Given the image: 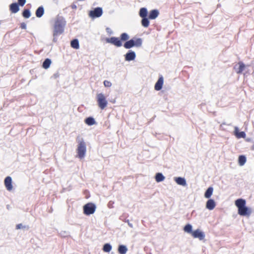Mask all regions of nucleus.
Listing matches in <instances>:
<instances>
[{"mask_svg":"<svg viewBox=\"0 0 254 254\" xmlns=\"http://www.w3.org/2000/svg\"><path fill=\"white\" fill-rule=\"evenodd\" d=\"M10 10L14 13L17 12L19 10L18 4L17 3H12L10 5Z\"/></svg>","mask_w":254,"mask_h":254,"instance_id":"15","label":"nucleus"},{"mask_svg":"<svg viewBox=\"0 0 254 254\" xmlns=\"http://www.w3.org/2000/svg\"><path fill=\"white\" fill-rule=\"evenodd\" d=\"M97 101L101 109L103 110L106 107L108 102L103 93H99L97 95Z\"/></svg>","mask_w":254,"mask_h":254,"instance_id":"5","label":"nucleus"},{"mask_svg":"<svg viewBox=\"0 0 254 254\" xmlns=\"http://www.w3.org/2000/svg\"><path fill=\"white\" fill-rule=\"evenodd\" d=\"M20 27L23 29H25L26 28V24L23 22L21 24Z\"/></svg>","mask_w":254,"mask_h":254,"instance_id":"36","label":"nucleus"},{"mask_svg":"<svg viewBox=\"0 0 254 254\" xmlns=\"http://www.w3.org/2000/svg\"><path fill=\"white\" fill-rule=\"evenodd\" d=\"M85 123L89 126H92L96 124L94 119L92 117H88L86 118L85 120Z\"/></svg>","mask_w":254,"mask_h":254,"instance_id":"25","label":"nucleus"},{"mask_svg":"<svg viewBox=\"0 0 254 254\" xmlns=\"http://www.w3.org/2000/svg\"><path fill=\"white\" fill-rule=\"evenodd\" d=\"M127 251V247L125 245H120L118 248V252L120 254H126Z\"/></svg>","mask_w":254,"mask_h":254,"instance_id":"22","label":"nucleus"},{"mask_svg":"<svg viewBox=\"0 0 254 254\" xmlns=\"http://www.w3.org/2000/svg\"><path fill=\"white\" fill-rule=\"evenodd\" d=\"M71 47L75 49H78L79 48V42L77 39H74L71 41Z\"/></svg>","mask_w":254,"mask_h":254,"instance_id":"26","label":"nucleus"},{"mask_svg":"<svg viewBox=\"0 0 254 254\" xmlns=\"http://www.w3.org/2000/svg\"><path fill=\"white\" fill-rule=\"evenodd\" d=\"M23 16L26 18H28L31 16V12L29 9H25L22 13Z\"/></svg>","mask_w":254,"mask_h":254,"instance_id":"32","label":"nucleus"},{"mask_svg":"<svg viewBox=\"0 0 254 254\" xmlns=\"http://www.w3.org/2000/svg\"><path fill=\"white\" fill-rule=\"evenodd\" d=\"M155 180L157 183L163 181L165 178L161 173H157L155 175Z\"/></svg>","mask_w":254,"mask_h":254,"instance_id":"20","label":"nucleus"},{"mask_svg":"<svg viewBox=\"0 0 254 254\" xmlns=\"http://www.w3.org/2000/svg\"><path fill=\"white\" fill-rule=\"evenodd\" d=\"M4 183L7 190L11 191L12 190V179L10 177H6L4 179Z\"/></svg>","mask_w":254,"mask_h":254,"instance_id":"9","label":"nucleus"},{"mask_svg":"<svg viewBox=\"0 0 254 254\" xmlns=\"http://www.w3.org/2000/svg\"><path fill=\"white\" fill-rule=\"evenodd\" d=\"M216 206V203L212 199H208L206 203V208L210 210H213Z\"/></svg>","mask_w":254,"mask_h":254,"instance_id":"12","label":"nucleus"},{"mask_svg":"<svg viewBox=\"0 0 254 254\" xmlns=\"http://www.w3.org/2000/svg\"><path fill=\"white\" fill-rule=\"evenodd\" d=\"M23 228L22 224H18L16 226V229H20Z\"/></svg>","mask_w":254,"mask_h":254,"instance_id":"37","label":"nucleus"},{"mask_svg":"<svg viewBox=\"0 0 254 254\" xmlns=\"http://www.w3.org/2000/svg\"><path fill=\"white\" fill-rule=\"evenodd\" d=\"M104 85L105 87H110L112 86V83L108 80H105L104 81Z\"/></svg>","mask_w":254,"mask_h":254,"instance_id":"34","label":"nucleus"},{"mask_svg":"<svg viewBox=\"0 0 254 254\" xmlns=\"http://www.w3.org/2000/svg\"><path fill=\"white\" fill-rule=\"evenodd\" d=\"M18 2L19 5L22 6L26 3V0H18Z\"/></svg>","mask_w":254,"mask_h":254,"instance_id":"35","label":"nucleus"},{"mask_svg":"<svg viewBox=\"0 0 254 254\" xmlns=\"http://www.w3.org/2000/svg\"><path fill=\"white\" fill-rule=\"evenodd\" d=\"M129 38L128 35L126 33H123L121 35V39L122 41H127Z\"/></svg>","mask_w":254,"mask_h":254,"instance_id":"33","label":"nucleus"},{"mask_svg":"<svg viewBox=\"0 0 254 254\" xmlns=\"http://www.w3.org/2000/svg\"><path fill=\"white\" fill-rule=\"evenodd\" d=\"M192 236L195 238H198L199 240H202L205 238V234L199 229H197L192 232Z\"/></svg>","mask_w":254,"mask_h":254,"instance_id":"8","label":"nucleus"},{"mask_svg":"<svg viewBox=\"0 0 254 254\" xmlns=\"http://www.w3.org/2000/svg\"><path fill=\"white\" fill-rule=\"evenodd\" d=\"M65 25V21L63 17L57 18L55 22L54 31V41L55 42L57 41L56 37L63 33Z\"/></svg>","mask_w":254,"mask_h":254,"instance_id":"2","label":"nucleus"},{"mask_svg":"<svg viewBox=\"0 0 254 254\" xmlns=\"http://www.w3.org/2000/svg\"><path fill=\"white\" fill-rule=\"evenodd\" d=\"M136 55L134 52L129 51L125 55V60L127 61H130L134 60L135 58Z\"/></svg>","mask_w":254,"mask_h":254,"instance_id":"11","label":"nucleus"},{"mask_svg":"<svg viewBox=\"0 0 254 254\" xmlns=\"http://www.w3.org/2000/svg\"><path fill=\"white\" fill-rule=\"evenodd\" d=\"M54 76H55V77H58V75H57V74H55Z\"/></svg>","mask_w":254,"mask_h":254,"instance_id":"41","label":"nucleus"},{"mask_svg":"<svg viewBox=\"0 0 254 254\" xmlns=\"http://www.w3.org/2000/svg\"><path fill=\"white\" fill-rule=\"evenodd\" d=\"M65 233H66V232H64L63 234H61V235H62V236H64H64H65L64 234H65Z\"/></svg>","mask_w":254,"mask_h":254,"instance_id":"40","label":"nucleus"},{"mask_svg":"<svg viewBox=\"0 0 254 254\" xmlns=\"http://www.w3.org/2000/svg\"><path fill=\"white\" fill-rule=\"evenodd\" d=\"M164 82V79L162 76L159 77L157 81L155 84L154 88L157 91L160 90L162 88Z\"/></svg>","mask_w":254,"mask_h":254,"instance_id":"10","label":"nucleus"},{"mask_svg":"<svg viewBox=\"0 0 254 254\" xmlns=\"http://www.w3.org/2000/svg\"><path fill=\"white\" fill-rule=\"evenodd\" d=\"M174 180L176 182V183L179 185H181L184 187L187 186L186 180L184 178L180 177H175Z\"/></svg>","mask_w":254,"mask_h":254,"instance_id":"13","label":"nucleus"},{"mask_svg":"<svg viewBox=\"0 0 254 254\" xmlns=\"http://www.w3.org/2000/svg\"><path fill=\"white\" fill-rule=\"evenodd\" d=\"M86 146L85 142L83 138L78 140V146L77 148V157L80 159L83 158L86 154Z\"/></svg>","mask_w":254,"mask_h":254,"instance_id":"3","label":"nucleus"},{"mask_svg":"<svg viewBox=\"0 0 254 254\" xmlns=\"http://www.w3.org/2000/svg\"><path fill=\"white\" fill-rule=\"evenodd\" d=\"M124 47L126 49H130L133 47H134V40L131 39L125 42L124 45Z\"/></svg>","mask_w":254,"mask_h":254,"instance_id":"18","label":"nucleus"},{"mask_svg":"<svg viewBox=\"0 0 254 254\" xmlns=\"http://www.w3.org/2000/svg\"><path fill=\"white\" fill-rule=\"evenodd\" d=\"M239 164L240 166H243L246 162V157L244 155H241L239 157Z\"/></svg>","mask_w":254,"mask_h":254,"instance_id":"28","label":"nucleus"},{"mask_svg":"<svg viewBox=\"0 0 254 254\" xmlns=\"http://www.w3.org/2000/svg\"><path fill=\"white\" fill-rule=\"evenodd\" d=\"M213 191V188L211 187H209L206 190L204 193V196L205 198H209L211 197Z\"/></svg>","mask_w":254,"mask_h":254,"instance_id":"21","label":"nucleus"},{"mask_svg":"<svg viewBox=\"0 0 254 254\" xmlns=\"http://www.w3.org/2000/svg\"><path fill=\"white\" fill-rule=\"evenodd\" d=\"M72 8H76V6L75 5H73L72 6Z\"/></svg>","mask_w":254,"mask_h":254,"instance_id":"39","label":"nucleus"},{"mask_svg":"<svg viewBox=\"0 0 254 254\" xmlns=\"http://www.w3.org/2000/svg\"><path fill=\"white\" fill-rule=\"evenodd\" d=\"M141 23L142 26L144 27H148L149 25V21L148 18L146 17L142 18Z\"/></svg>","mask_w":254,"mask_h":254,"instance_id":"27","label":"nucleus"},{"mask_svg":"<svg viewBox=\"0 0 254 254\" xmlns=\"http://www.w3.org/2000/svg\"><path fill=\"white\" fill-rule=\"evenodd\" d=\"M159 13L158 10L153 9L150 11L149 14L148 18L150 19H154L158 17Z\"/></svg>","mask_w":254,"mask_h":254,"instance_id":"14","label":"nucleus"},{"mask_svg":"<svg viewBox=\"0 0 254 254\" xmlns=\"http://www.w3.org/2000/svg\"><path fill=\"white\" fill-rule=\"evenodd\" d=\"M238 64L239 67L237 69L236 72L237 73H241L244 70L246 66L242 62H239Z\"/></svg>","mask_w":254,"mask_h":254,"instance_id":"23","label":"nucleus"},{"mask_svg":"<svg viewBox=\"0 0 254 254\" xmlns=\"http://www.w3.org/2000/svg\"><path fill=\"white\" fill-rule=\"evenodd\" d=\"M106 41L107 43L112 44L118 47H120L122 46V42L119 38L117 37H112L110 38H107L106 39Z\"/></svg>","mask_w":254,"mask_h":254,"instance_id":"7","label":"nucleus"},{"mask_svg":"<svg viewBox=\"0 0 254 254\" xmlns=\"http://www.w3.org/2000/svg\"><path fill=\"white\" fill-rule=\"evenodd\" d=\"M103 14V9L101 7H98L93 10H90L89 13L90 17L94 19L100 17Z\"/></svg>","mask_w":254,"mask_h":254,"instance_id":"6","label":"nucleus"},{"mask_svg":"<svg viewBox=\"0 0 254 254\" xmlns=\"http://www.w3.org/2000/svg\"><path fill=\"white\" fill-rule=\"evenodd\" d=\"M44 13V9L43 6L39 7L36 11V15L37 17H41Z\"/></svg>","mask_w":254,"mask_h":254,"instance_id":"19","label":"nucleus"},{"mask_svg":"<svg viewBox=\"0 0 254 254\" xmlns=\"http://www.w3.org/2000/svg\"><path fill=\"white\" fill-rule=\"evenodd\" d=\"M235 205L238 208V213L242 216H249L252 213L250 209L246 206V200L239 198L235 201Z\"/></svg>","mask_w":254,"mask_h":254,"instance_id":"1","label":"nucleus"},{"mask_svg":"<svg viewBox=\"0 0 254 254\" xmlns=\"http://www.w3.org/2000/svg\"><path fill=\"white\" fill-rule=\"evenodd\" d=\"M52 63L50 59H46L43 63L42 67L45 69H48Z\"/></svg>","mask_w":254,"mask_h":254,"instance_id":"24","label":"nucleus"},{"mask_svg":"<svg viewBox=\"0 0 254 254\" xmlns=\"http://www.w3.org/2000/svg\"><path fill=\"white\" fill-rule=\"evenodd\" d=\"M127 224L130 227V228H133V225L132 223H130L129 220H127Z\"/></svg>","mask_w":254,"mask_h":254,"instance_id":"38","label":"nucleus"},{"mask_svg":"<svg viewBox=\"0 0 254 254\" xmlns=\"http://www.w3.org/2000/svg\"><path fill=\"white\" fill-rule=\"evenodd\" d=\"M142 44V40L141 38H137L134 40V46L136 47H140Z\"/></svg>","mask_w":254,"mask_h":254,"instance_id":"30","label":"nucleus"},{"mask_svg":"<svg viewBox=\"0 0 254 254\" xmlns=\"http://www.w3.org/2000/svg\"><path fill=\"white\" fill-rule=\"evenodd\" d=\"M83 213L86 215L93 214L96 209V206L93 203H88L83 206Z\"/></svg>","mask_w":254,"mask_h":254,"instance_id":"4","label":"nucleus"},{"mask_svg":"<svg viewBox=\"0 0 254 254\" xmlns=\"http://www.w3.org/2000/svg\"><path fill=\"white\" fill-rule=\"evenodd\" d=\"M148 14L147 9L145 7H142L140 9L139 12V15L141 18L146 17Z\"/></svg>","mask_w":254,"mask_h":254,"instance_id":"17","label":"nucleus"},{"mask_svg":"<svg viewBox=\"0 0 254 254\" xmlns=\"http://www.w3.org/2000/svg\"><path fill=\"white\" fill-rule=\"evenodd\" d=\"M112 248L110 244L107 243L103 246V250L105 252L109 253L111 251Z\"/></svg>","mask_w":254,"mask_h":254,"instance_id":"29","label":"nucleus"},{"mask_svg":"<svg viewBox=\"0 0 254 254\" xmlns=\"http://www.w3.org/2000/svg\"><path fill=\"white\" fill-rule=\"evenodd\" d=\"M184 230L185 232L188 233H192V226L190 224H187L185 226Z\"/></svg>","mask_w":254,"mask_h":254,"instance_id":"31","label":"nucleus"},{"mask_svg":"<svg viewBox=\"0 0 254 254\" xmlns=\"http://www.w3.org/2000/svg\"><path fill=\"white\" fill-rule=\"evenodd\" d=\"M235 134L237 138H245L246 136V133L244 131L239 132L238 127H235Z\"/></svg>","mask_w":254,"mask_h":254,"instance_id":"16","label":"nucleus"}]
</instances>
